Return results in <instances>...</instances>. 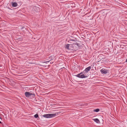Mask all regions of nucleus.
Returning a JSON list of instances; mask_svg holds the SVG:
<instances>
[{"label": "nucleus", "mask_w": 127, "mask_h": 127, "mask_svg": "<svg viewBox=\"0 0 127 127\" xmlns=\"http://www.w3.org/2000/svg\"><path fill=\"white\" fill-rule=\"evenodd\" d=\"M56 115V113L48 114H44L43 116L46 118H50L55 117Z\"/></svg>", "instance_id": "f257e3e1"}, {"label": "nucleus", "mask_w": 127, "mask_h": 127, "mask_svg": "<svg viewBox=\"0 0 127 127\" xmlns=\"http://www.w3.org/2000/svg\"><path fill=\"white\" fill-rule=\"evenodd\" d=\"M25 95L26 97H30L32 95H34L35 94L29 92H26L25 93Z\"/></svg>", "instance_id": "f03ea898"}, {"label": "nucleus", "mask_w": 127, "mask_h": 127, "mask_svg": "<svg viewBox=\"0 0 127 127\" xmlns=\"http://www.w3.org/2000/svg\"><path fill=\"white\" fill-rule=\"evenodd\" d=\"M75 76L81 78H83L87 77V76H85L84 74L80 75V74H78L77 75H76Z\"/></svg>", "instance_id": "7ed1b4c3"}, {"label": "nucleus", "mask_w": 127, "mask_h": 127, "mask_svg": "<svg viewBox=\"0 0 127 127\" xmlns=\"http://www.w3.org/2000/svg\"><path fill=\"white\" fill-rule=\"evenodd\" d=\"M33 10L35 12H37L40 11V9L39 7L35 6L33 7Z\"/></svg>", "instance_id": "20e7f679"}, {"label": "nucleus", "mask_w": 127, "mask_h": 127, "mask_svg": "<svg viewBox=\"0 0 127 127\" xmlns=\"http://www.w3.org/2000/svg\"><path fill=\"white\" fill-rule=\"evenodd\" d=\"M102 74H105L107 72V70L104 68H102L100 70Z\"/></svg>", "instance_id": "39448f33"}, {"label": "nucleus", "mask_w": 127, "mask_h": 127, "mask_svg": "<svg viewBox=\"0 0 127 127\" xmlns=\"http://www.w3.org/2000/svg\"><path fill=\"white\" fill-rule=\"evenodd\" d=\"M91 68V67L90 66H89L86 68L84 70V71H85L86 73H87L89 71H90Z\"/></svg>", "instance_id": "423d86ee"}, {"label": "nucleus", "mask_w": 127, "mask_h": 127, "mask_svg": "<svg viewBox=\"0 0 127 127\" xmlns=\"http://www.w3.org/2000/svg\"><path fill=\"white\" fill-rule=\"evenodd\" d=\"M93 120L97 123H100L99 120L97 118L93 119Z\"/></svg>", "instance_id": "0eeeda50"}, {"label": "nucleus", "mask_w": 127, "mask_h": 127, "mask_svg": "<svg viewBox=\"0 0 127 127\" xmlns=\"http://www.w3.org/2000/svg\"><path fill=\"white\" fill-rule=\"evenodd\" d=\"M12 6L13 7H15L17 6L18 5V4L16 2H12Z\"/></svg>", "instance_id": "6e6552de"}, {"label": "nucleus", "mask_w": 127, "mask_h": 127, "mask_svg": "<svg viewBox=\"0 0 127 127\" xmlns=\"http://www.w3.org/2000/svg\"><path fill=\"white\" fill-rule=\"evenodd\" d=\"M54 55L51 56L49 57V58L51 60H53L54 59Z\"/></svg>", "instance_id": "1a4fd4ad"}, {"label": "nucleus", "mask_w": 127, "mask_h": 127, "mask_svg": "<svg viewBox=\"0 0 127 127\" xmlns=\"http://www.w3.org/2000/svg\"><path fill=\"white\" fill-rule=\"evenodd\" d=\"M100 110V109H94L93 111L94 112H98Z\"/></svg>", "instance_id": "9d476101"}, {"label": "nucleus", "mask_w": 127, "mask_h": 127, "mask_svg": "<svg viewBox=\"0 0 127 127\" xmlns=\"http://www.w3.org/2000/svg\"><path fill=\"white\" fill-rule=\"evenodd\" d=\"M73 44H75V45H77L78 47H80V44L76 42L75 43H73Z\"/></svg>", "instance_id": "9b49d317"}, {"label": "nucleus", "mask_w": 127, "mask_h": 127, "mask_svg": "<svg viewBox=\"0 0 127 127\" xmlns=\"http://www.w3.org/2000/svg\"><path fill=\"white\" fill-rule=\"evenodd\" d=\"M69 44H67L66 46V48L68 49H69Z\"/></svg>", "instance_id": "f8f14e48"}, {"label": "nucleus", "mask_w": 127, "mask_h": 127, "mask_svg": "<svg viewBox=\"0 0 127 127\" xmlns=\"http://www.w3.org/2000/svg\"><path fill=\"white\" fill-rule=\"evenodd\" d=\"M34 117L35 118H37L38 117V115L37 114H36L34 115Z\"/></svg>", "instance_id": "ddd939ff"}, {"label": "nucleus", "mask_w": 127, "mask_h": 127, "mask_svg": "<svg viewBox=\"0 0 127 127\" xmlns=\"http://www.w3.org/2000/svg\"><path fill=\"white\" fill-rule=\"evenodd\" d=\"M83 73V72H81L80 73H79V74H80V75H81V74H82Z\"/></svg>", "instance_id": "4468645a"}, {"label": "nucleus", "mask_w": 127, "mask_h": 127, "mask_svg": "<svg viewBox=\"0 0 127 127\" xmlns=\"http://www.w3.org/2000/svg\"><path fill=\"white\" fill-rule=\"evenodd\" d=\"M0 123L1 124L2 123L0 121Z\"/></svg>", "instance_id": "2eb2a0df"}, {"label": "nucleus", "mask_w": 127, "mask_h": 127, "mask_svg": "<svg viewBox=\"0 0 127 127\" xmlns=\"http://www.w3.org/2000/svg\"><path fill=\"white\" fill-rule=\"evenodd\" d=\"M126 62H127V59L126 60Z\"/></svg>", "instance_id": "dca6fc26"}]
</instances>
